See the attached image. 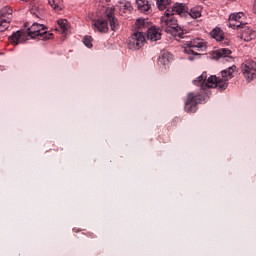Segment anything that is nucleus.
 Returning <instances> with one entry per match:
<instances>
[{
	"label": "nucleus",
	"mask_w": 256,
	"mask_h": 256,
	"mask_svg": "<svg viewBox=\"0 0 256 256\" xmlns=\"http://www.w3.org/2000/svg\"><path fill=\"white\" fill-rule=\"evenodd\" d=\"M237 66L232 65L227 69L221 71V77L215 75L210 76L207 79V72H203L196 80L193 81L195 85L200 87L202 91H207V89H218V91H225L229 87V79H233V74L235 73Z\"/></svg>",
	"instance_id": "nucleus-1"
},
{
	"label": "nucleus",
	"mask_w": 256,
	"mask_h": 256,
	"mask_svg": "<svg viewBox=\"0 0 256 256\" xmlns=\"http://www.w3.org/2000/svg\"><path fill=\"white\" fill-rule=\"evenodd\" d=\"M200 99L201 95L189 93L185 102V111H187V113H195L197 111V103H199Z\"/></svg>",
	"instance_id": "nucleus-8"
},
{
	"label": "nucleus",
	"mask_w": 256,
	"mask_h": 256,
	"mask_svg": "<svg viewBox=\"0 0 256 256\" xmlns=\"http://www.w3.org/2000/svg\"><path fill=\"white\" fill-rule=\"evenodd\" d=\"M83 43L85 47H88V49H91V47H93V38L91 36H85Z\"/></svg>",
	"instance_id": "nucleus-23"
},
{
	"label": "nucleus",
	"mask_w": 256,
	"mask_h": 256,
	"mask_svg": "<svg viewBox=\"0 0 256 256\" xmlns=\"http://www.w3.org/2000/svg\"><path fill=\"white\" fill-rule=\"evenodd\" d=\"M9 41L12 45H19V43L27 41V35H25V32L16 31L9 37Z\"/></svg>",
	"instance_id": "nucleus-11"
},
{
	"label": "nucleus",
	"mask_w": 256,
	"mask_h": 256,
	"mask_svg": "<svg viewBox=\"0 0 256 256\" xmlns=\"http://www.w3.org/2000/svg\"><path fill=\"white\" fill-rule=\"evenodd\" d=\"M243 26H245L243 21H236L235 19L231 18V16H229V27L232 29H241Z\"/></svg>",
	"instance_id": "nucleus-19"
},
{
	"label": "nucleus",
	"mask_w": 256,
	"mask_h": 256,
	"mask_svg": "<svg viewBox=\"0 0 256 256\" xmlns=\"http://www.w3.org/2000/svg\"><path fill=\"white\" fill-rule=\"evenodd\" d=\"M48 3L52 7V9H59V5L56 4L55 0H48Z\"/></svg>",
	"instance_id": "nucleus-27"
},
{
	"label": "nucleus",
	"mask_w": 256,
	"mask_h": 256,
	"mask_svg": "<svg viewBox=\"0 0 256 256\" xmlns=\"http://www.w3.org/2000/svg\"><path fill=\"white\" fill-rule=\"evenodd\" d=\"M46 28L47 27L39 23H33L31 28H28L27 30L28 37H31L32 39H36V37L40 38L41 35L45 33Z\"/></svg>",
	"instance_id": "nucleus-10"
},
{
	"label": "nucleus",
	"mask_w": 256,
	"mask_h": 256,
	"mask_svg": "<svg viewBox=\"0 0 256 256\" xmlns=\"http://www.w3.org/2000/svg\"><path fill=\"white\" fill-rule=\"evenodd\" d=\"M188 59H189V61H193V57H189Z\"/></svg>",
	"instance_id": "nucleus-29"
},
{
	"label": "nucleus",
	"mask_w": 256,
	"mask_h": 256,
	"mask_svg": "<svg viewBox=\"0 0 256 256\" xmlns=\"http://www.w3.org/2000/svg\"><path fill=\"white\" fill-rule=\"evenodd\" d=\"M187 13H189V9L187 8V5L183 3H176L172 7L173 16L180 15L181 17H183L184 15H187Z\"/></svg>",
	"instance_id": "nucleus-12"
},
{
	"label": "nucleus",
	"mask_w": 256,
	"mask_h": 256,
	"mask_svg": "<svg viewBox=\"0 0 256 256\" xmlns=\"http://www.w3.org/2000/svg\"><path fill=\"white\" fill-rule=\"evenodd\" d=\"M160 25L166 33H170V35H173V37L183 39V29L179 27L177 18L169 13V9L166 10L165 16L161 17Z\"/></svg>",
	"instance_id": "nucleus-2"
},
{
	"label": "nucleus",
	"mask_w": 256,
	"mask_h": 256,
	"mask_svg": "<svg viewBox=\"0 0 256 256\" xmlns=\"http://www.w3.org/2000/svg\"><path fill=\"white\" fill-rule=\"evenodd\" d=\"M135 25L138 31H140L141 33H143L144 29H149V24H147V21L145 20V18L137 19Z\"/></svg>",
	"instance_id": "nucleus-18"
},
{
	"label": "nucleus",
	"mask_w": 256,
	"mask_h": 256,
	"mask_svg": "<svg viewBox=\"0 0 256 256\" xmlns=\"http://www.w3.org/2000/svg\"><path fill=\"white\" fill-rule=\"evenodd\" d=\"M52 37H53V33L47 32V28H45V33L40 35L39 39L48 40V39H51Z\"/></svg>",
	"instance_id": "nucleus-25"
},
{
	"label": "nucleus",
	"mask_w": 256,
	"mask_h": 256,
	"mask_svg": "<svg viewBox=\"0 0 256 256\" xmlns=\"http://www.w3.org/2000/svg\"><path fill=\"white\" fill-rule=\"evenodd\" d=\"M184 47L185 53L188 55H199L198 51H206L207 50V43L199 38L187 41Z\"/></svg>",
	"instance_id": "nucleus-4"
},
{
	"label": "nucleus",
	"mask_w": 256,
	"mask_h": 256,
	"mask_svg": "<svg viewBox=\"0 0 256 256\" xmlns=\"http://www.w3.org/2000/svg\"><path fill=\"white\" fill-rule=\"evenodd\" d=\"M245 14L243 12L233 13L230 15L231 19H234V21H243L241 18L244 17Z\"/></svg>",
	"instance_id": "nucleus-24"
},
{
	"label": "nucleus",
	"mask_w": 256,
	"mask_h": 256,
	"mask_svg": "<svg viewBox=\"0 0 256 256\" xmlns=\"http://www.w3.org/2000/svg\"><path fill=\"white\" fill-rule=\"evenodd\" d=\"M171 4V0H156L157 8L160 11H165L167 9V6Z\"/></svg>",
	"instance_id": "nucleus-20"
},
{
	"label": "nucleus",
	"mask_w": 256,
	"mask_h": 256,
	"mask_svg": "<svg viewBox=\"0 0 256 256\" xmlns=\"http://www.w3.org/2000/svg\"><path fill=\"white\" fill-rule=\"evenodd\" d=\"M145 45V33L141 31L134 32L127 40L128 49L137 51Z\"/></svg>",
	"instance_id": "nucleus-5"
},
{
	"label": "nucleus",
	"mask_w": 256,
	"mask_h": 256,
	"mask_svg": "<svg viewBox=\"0 0 256 256\" xmlns=\"http://www.w3.org/2000/svg\"><path fill=\"white\" fill-rule=\"evenodd\" d=\"M138 11L148 13L151 10V2L149 0H136Z\"/></svg>",
	"instance_id": "nucleus-14"
},
{
	"label": "nucleus",
	"mask_w": 256,
	"mask_h": 256,
	"mask_svg": "<svg viewBox=\"0 0 256 256\" xmlns=\"http://www.w3.org/2000/svg\"><path fill=\"white\" fill-rule=\"evenodd\" d=\"M120 11L122 13H131V11H133V7L131 6V3H129V2L122 3L120 5Z\"/></svg>",
	"instance_id": "nucleus-22"
},
{
	"label": "nucleus",
	"mask_w": 256,
	"mask_h": 256,
	"mask_svg": "<svg viewBox=\"0 0 256 256\" xmlns=\"http://www.w3.org/2000/svg\"><path fill=\"white\" fill-rule=\"evenodd\" d=\"M231 50L227 48H221L213 52V59H223V63H233L235 59L231 56Z\"/></svg>",
	"instance_id": "nucleus-9"
},
{
	"label": "nucleus",
	"mask_w": 256,
	"mask_h": 256,
	"mask_svg": "<svg viewBox=\"0 0 256 256\" xmlns=\"http://www.w3.org/2000/svg\"><path fill=\"white\" fill-rule=\"evenodd\" d=\"M112 29V31H117L119 29V23L117 22V19H115V16L113 15V11H109L106 15V19H98L94 21L93 25L97 31L100 33H107L109 31V25Z\"/></svg>",
	"instance_id": "nucleus-3"
},
{
	"label": "nucleus",
	"mask_w": 256,
	"mask_h": 256,
	"mask_svg": "<svg viewBox=\"0 0 256 256\" xmlns=\"http://www.w3.org/2000/svg\"><path fill=\"white\" fill-rule=\"evenodd\" d=\"M242 39L244 41H251L253 39V29L247 25V23H244V26L242 25Z\"/></svg>",
	"instance_id": "nucleus-15"
},
{
	"label": "nucleus",
	"mask_w": 256,
	"mask_h": 256,
	"mask_svg": "<svg viewBox=\"0 0 256 256\" xmlns=\"http://www.w3.org/2000/svg\"><path fill=\"white\" fill-rule=\"evenodd\" d=\"M253 11H254V13H256V0H254Z\"/></svg>",
	"instance_id": "nucleus-28"
},
{
	"label": "nucleus",
	"mask_w": 256,
	"mask_h": 256,
	"mask_svg": "<svg viewBox=\"0 0 256 256\" xmlns=\"http://www.w3.org/2000/svg\"><path fill=\"white\" fill-rule=\"evenodd\" d=\"M58 25L63 31H67V20H58Z\"/></svg>",
	"instance_id": "nucleus-26"
},
{
	"label": "nucleus",
	"mask_w": 256,
	"mask_h": 256,
	"mask_svg": "<svg viewBox=\"0 0 256 256\" xmlns=\"http://www.w3.org/2000/svg\"><path fill=\"white\" fill-rule=\"evenodd\" d=\"M147 39L152 42L159 41L161 39V30L155 28V26L148 28Z\"/></svg>",
	"instance_id": "nucleus-13"
},
{
	"label": "nucleus",
	"mask_w": 256,
	"mask_h": 256,
	"mask_svg": "<svg viewBox=\"0 0 256 256\" xmlns=\"http://www.w3.org/2000/svg\"><path fill=\"white\" fill-rule=\"evenodd\" d=\"M11 15H13V10L9 6H6L0 10V33H3V31H7V29H9Z\"/></svg>",
	"instance_id": "nucleus-6"
},
{
	"label": "nucleus",
	"mask_w": 256,
	"mask_h": 256,
	"mask_svg": "<svg viewBox=\"0 0 256 256\" xmlns=\"http://www.w3.org/2000/svg\"><path fill=\"white\" fill-rule=\"evenodd\" d=\"M211 38L215 39L216 41H223L225 40V34L223 33V30H221L220 28H214L211 32H210Z\"/></svg>",
	"instance_id": "nucleus-16"
},
{
	"label": "nucleus",
	"mask_w": 256,
	"mask_h": 256,
	"mask_svg": "<svg viewBox=\"0 0 256 256\" xmlns=\"http://www.w3.org/2000/svg\"><path fill=\"white\" fill-rule=\"evenodd\" d=\"M172 56L169 52H164L162 55L158 58L159 65H169L171 62Z\"/></svg>",
	"instance_id": "nucleus-17"
},
{
	"label": "nucleus",
	"mask_w": 256,
	"mask_h": 256,
	"mask_svg": "<svg viewBox=\"0 0 256 256\" xmlns=\"http://www.w3.org/2000/svg\"><path fill=\"white\" fill-rule=\"evenodd\" d=\"M188 14L190 15V17H192V19H199V17H201V8H192L190 9V12H188Z\"/></svg>",
	"instance_id": "nucleus-21"
},
{
	"label": "nucleus",
	"mask_w": 256,
	"mask_h": 256,
	"mask_svg": "<svg viewBox=\"0 0 256 256\" xmlns=\"http://www.w3.org/2000/svg\"><path fill=\"white\" fill-rule=\"evenodd\" d=\"M241 69L247 81H253V78L256 77V63L253 60L245 61Z\"/></svg>",
	"instance_id": "nucleus-7"
}]
</instances>
